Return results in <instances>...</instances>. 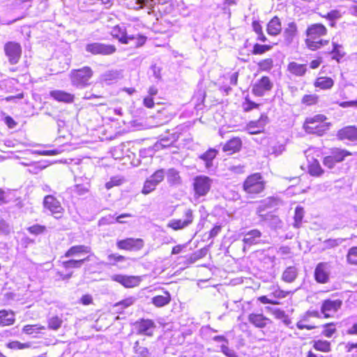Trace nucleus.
Returning <instances> with one entry per match:
<instances>
[{"mask_svg": "<svg viewBox=\"0 0 357 357\" xmlns=\"http://www.w3.org/2000/svg\"><path fill=\"white\" fill-rule=\"evenodd\" d=\"M326 33L327 29L322 24H314L309 26L306 30L305 44L307 47L312 50H316L326 45L328 40L320 39L321 36L326 35Z\"/></svg>", "mask_w": 357, "mask_h": 357, "instance_id": "f257e3e1", "label": "nucleus"}, {"mask_svg": "<svg viewBox=\"0 0 357 357\" xmlns=\"http://www.w3.org/2000/svg\"><path fill=\"white\" fill-rule=\"evenodd\" d=\"M93 75V71L89 66L72 70L69 75L72 85L79 89L89 86L91 84L89 81Z\"/></svg>", "mask_w": 357, "mask_h": 357, "instance_id": "f03ea898", "label": "nucleus"}, {"mask_svg": "<svg viewBox=\"0 0 357 357\" xmlns=\"http://www.w3.org/2000/svg\"><path fill=\"white\" fill-rule=\"evenodd\" d=\"M326 119V116L322 114L307 118L305 121L303 128L307 133L321 136L329 129V125L324 122Z\"/></svg>", "mask_w": 357, "mask_h": 357, "instance_id": "7ed1b4c3", "label": "nucleus"}, {"mask_svg": "<svg viewBox=\"0 0 357 357\" xmlns=\"http://www.w3.org/2000/svg\"><path fill=\"white\" fill-rule=\"evenodd\" d=\"M265 182L259 173L253 174L247 177V199L263 192Z\"/></svg>", "mask_w": 357, "mask_h": 357, "instance_id": "20e7f679", "label": "nucleus"}, {"mask_svg": "<svg viewBox=\"0 0 357 357\" xmlns=\"http://www.w3.org/2000/svg\"><path fill=\"white\" fill-rule=\"evenodd\" d=\"M213 179L205 175H199L193 178L192 186L195 196L197 197L206 196L211 190Z\"/></svg>", "mask_w": 357, "mask_h": 357, "instance_id": "39448f33", "label": "nucleus"}, {"mask_svg": "<svg viewBox=\"0 0 357 357\" xmlns=\"http://www.w3.org/2000/svg\"><path fill=\"white\" fill-rule=\"evenodd\" d=\"M85 50L93 55L108 56L116 52V48L113 45L95 42L86 44Z\"/></svg>", "mask_w": 357, "mask_h": 357, "instance_id": "423d86ee", "label": "nucleus"}, {"mask_svg": "<svg viewBox=\"0 0 357 357\" xmlns=\"http://www.w3.org/2000/svg\"><path fill=\"white\" fill-rule=\"evenodd\" d=\"M43 207L48 210L55 218H61L64 212L60 202L53 195H47L43 199Z\"/></svg>", "mask_w": 357, "mask_h": 357, "instance_id": "0eeeda50", "label": "nucleus"}, {"mask_svg": "<svg viewBox=\"0 0 357 357\" xmlns=\"http://www.w3.org/2000/svg\"><path fill=\"white\" fill-rule=\"evenodd\" d=\"M165 172L163 169L155 172L149 178L146 180L142 192L144 195H148L153 191L156 186L163 181Z\"/></svg>", "mask_w": 357, "mask_h": 357, "instance_id": "6e6552de", "label": "nucleus"}, {"mask_svg": "<svg viewBox=\"0 0 357 357\" xmlns=\"http://www.w3.org/2000/svg\"><path fill=\"white\" fill-rule=\"evenodd\" d=\"M3 50L10 64L14 65L18 63L22 54V47L19 43L8 42L5 44Z\"/></svg>", "mask_w": 357, "mask_h": 357, "instance_id": "1a4fd4ad", "label": "nucleus"}, {"mask_svg": "<svg viewBox=\"0 0 357 357\" xmlns=\"http://www.w3.org/2000/svg\"><path fill=\"white\" fill-rule=\"evenodd\" d=\"M331 266L327 262L319 263L314 270V279L318 283L326 284L329 281Z\"/></svg>", "mask_w": 357, "mask_h": 357, "instance_id": "9d476101", "label": "nucleus"}, {"mask_svg": "<svg viewBox=\"0 0 357 357\" xmlns=\"http://www.w3.org/2000/svg\"><path fill=\"white\" fill-rule=\"evenodd\" d=\"M143 246L144 241L141 238H128L116 242L118 249L128 251L139 250Z\"/></svg>", "mask_w": 357, "mask_h": 357, "instance_id": "9b49d317", "label": "nucleus"}, {"mask_svg": "<svg viewBox=\"0 0 357 357\" xmlns=\"http://www.w3.org/2000/svg\"><path fill=\"white\" fill-rule=\"evenodd\" d=\"M111 279L113 281L121 284L126 288H132L137 287L141 282V279L139 276L126 275L121 274L113 275H112Z\"/></svg>", "mask_w": 357, "mask_h": 357, "instance_id": "f8f14e48", "label": "nucleus"}, {"mask_svg": "<svg viewBox=\"0 0 357 357\" xmlns=\"http://www.w3.org/2000/svg\"><path fill=\"white\" fill-rule=\"evenodd\" d=\"M273 86V82L267 76H263L252 86V93L257 96H262L266 92L269 91Z\"/></svg>", "mask_w": 357, "mask_h": 357, "instance_id": "ddd939ff", "label": "nucleus"}, {"mask_svg": "<svg viewBox=\"0 0 357 357\" xmlns=\"http://www.w3.org/2000/svg\"><path fill=\"white\" fill-rule=\"evenodd\" d=\"M342 301L340 299L325 300L321 307V312L324 314V317H330L331 313L336 312L342 306Z\"/></svg>", "mask_w": 357, "mask_h": 357, "instance_id": "4468645a", "label": "nucleus"}, {"mask_svg": "<svg viewBox=\"0 0 357 357\" xmlns=\"http://www.w3.org/2000/svg\"><path fill=\"white\" fill-rule=\"evenodd\" d=\"M135 327L139 334L152 336L156 326L151 319H142L135 323Z\"/></svg>", "mask_w": 357, "mask_h": 357, "instance_id": "2eb2a0df", "label": "nucleus"}, {"mask_svg": "<svg viewBox=\"0 0 357 357\" xmlns=\"http://www.w3.org/2000/svg\"><path fill=\"white\" fill-rule=\"evenodd\" d=\"M50 96L58 102L72 103L74 101L75 96L72 93L62 90H53L50 92Z\"/></svg>", "mask_w": 357, "mask_h": 357, "instance_id": "dca6fc26", "label": "nucleus"}, {"mask_svg": "<svg viewBox=\"0 0 357 357\" xmlns=\"http://www.w3.org/2000/svg\"><path fill=\"white\" fill-rule=\"evenodd\" d=\"M340 139H348L354 141L357 139V128L355 126H347L340 130L337 132Z\"/></svg>", "mask_w": 357, "mask_h": 357, "instance_id": "f3484780", "label": "nucleus"}, {"mask_svg": "<svg viewBox=\"0 0 357 357\" xmlns=\"http://www.w3.org/2000/svg\"><path fill=\"white\" fill-rule=\"evenodd\" d=\"M242 146V142L238 137H234L229 139L223 145L222 151L229 155L238 151Z\"/></svg>", "mask_w": 357, "mask_h": 357, "instance_id": "a211bd4d", "label": "nucleus"}, {"mask_svg": "<svg viewBox=\"0 0 357 357\" xmlns=\"http://www.w3.org/2000/svg\"><path fill=\"white\" fill-rule=\"evenodd\" d=\"M297 34V26L294 22H289L283 32V37L286 44H291Z\"/></svg>", "mask_w": 357, "mask_h": 357, "instance_id": "6ab92c4d", "label": "nucleus"}, {"mask_svg": "<svg viewBox=\"0 0 357 357\" xmlns=\"http://www.w3.org/2000/svg\"><path fill=\"white\" fill-rule=\"evenodd\" d=\"M91 248L84 245H77L70 247L65 253L64 257H71L86 254L91 252Z\"/></svg>", "mask_w": 357, "mask_h": 357, "instance_id": "aec40b11", "label": "nucleus"}, {"mask_svg": "<svg viewBox=\"0 0 357 357\" xmlns=\"http://www.w3.org/2000/svg\"><path fill=\"white\" fill-rule=\"evenodd\" d=\"M265 126V119L261 115L260 119L257 121H251L249 124H247V132L250 135L260 133Z\"/></svg>", "mask_w": 357, "mask_h": 357, "instance_id": "412c9836", "label": "nucleus"}, {"mask_svg": "<svg viewBox=\"0 0 357 357\" xmlns=\"http://www.w3.org/2000/svg\"><path fill=\"white\" fill-rule=\"evenodd\" d=\"M15 313L12 310H0V325L6 326L13 325L15 323Z\"/></svg>", "mask_w": 357, "mask_h": 357, "instance_id": "4be33fe9", "label": "nucleus"}, {"mask_svg": "<svg viewBox=\"0 0 357 357\" xmlns=\"http://www.w3.org/2000/svg\"><path fill=\"white\" fill-rule=\"evenodd\" d=\"M125 40L127 42L123 44L130 45L132 47H139L145 43L146 37L142 35H128Z\"/></svg>", "mask_w": 357, "mask_h": 357, "instance_id": "5701e85b", "label": "nucleus"}, {"mask_svg": "<svg viewBox=\"0 0 357 357\" xmlns=\"http://www.w3.org/2000/svg\"><path fill=\"white\" fill-rule=\"evenodd\" d=\"M282 30L280 19L275 16L267 24V32L269 35L277 36Z\"/></svg>", "mask_w": 357, "mask_h": 357, "instance_id": "b1692460", "label": "nucleus"}, {"mask_svg": "<svg viewBox=\"0 0 357 357\" xmlns=\"http://www.w3.org/2000/svg\"><path fill=\"white\" fill-rule=\"evenodd\" d=\"M278 200L274 197H268L266 199L263 200L261 204L257 208V213L259 214L260 217L264 216L265 214L262 213L268 208H272L278 205Z\"/></svg>", "mask_w": 357, "mask_h": 357, "instance_id": "393cba45", "label": "nucleus"}, {"mask_svg": "<svg viewBox=\"0 0 357 357\" xmlns=\"http://www.w3.org/2000/svg\"><path fill=\"white\" fill-rule=\"evenodd\" d=\"M217 151L214 149H210L199 156V158L205 162V167L209 169L213 166V160L216 157Z\"/></svg>", "mask_w": 357, "mask_h": 357, "instance_id": "a878e982", "label": "nucleus"}, {"mask_svg": "<svg viewBox=\"0 0 357 357\" xmlns=\"http://www.w3.org/2000/svg\"><path fill=\"white\" fill-rule=\"evenodd\" d=\"M298 275V269L295 266L287 267L282 273V279L285 282H293Z\"/></svg>", "mask_w": 357, "mask_h": 357, "instance_id": "bb28decb", "label": "nucleus"}, {"mask_svg": "<svg viewBox=\"0 0 357 357\" xmlns=\"http://www.w3.org/2000/svg\"><path fill=\"white\" fill-rule=\"evenodd\" d=\"M250 322L258 328H264L267 324L268 319L261 314H251L249 316Z\"/></svg>", "mask_w": 357, "mask_h": 357, "instance_id": "cd10ccee", "label": "nucleus"}, {"mask_svg": "<svg viewBox=\"0 0 357 357\" xmlns=\"http://www.w3.org/2000/svg\"><path fill=\"white\" fill-rule=\"evenodd\" d=\"M170 301L171 296L167 291H165L164 295L155 296L152 298V303L158 307H161L169 304Z\"/></svg>", "mask_w": 357, "mask_h": 357, "instance_id": "c85d7f7f", "label": "nucleus"}, {"mask_svg": "<svg viewBox=\"0 0 357 357\" xmlns=\"http://www.w3.org/2000/svg\"><path fill=\"white\" fill-rule=\"evenodd\" d=\"M288 70L296 76H303L305 75L307 68L305 64H299L293 61L288 65Z\"/></svg>", "mask_w": 357, "mask_h": 357, "instance_id": "c756f323", "label": "nucleus"}, {"mask_svg": "<svg viewBox=\"0 0 357 357\" xmlns=\"http://www.w3.org/2000/svg\"><path fill=\"white\" fill-rule=\"evenodd\" d=\"M167 182L172 185H177L181 183V178L179 172L174 169H169L167 172Z\"/></svg>", "mask_w": 357, "mask_h": 357, "instance_id": "7c9ffc66", "label": "nucleus"}, {"mask_svg": "<svg viewBox=\"0 0 357 357\" xmlns=\"http://www.w3.org/2000/svg\"><path fill=\"white\" fill-rule=\"evenodd\" d=\"M189 227V220L183 221V219H172L167 223V227L174 231L182 230Z\"/></svg>", "mask_w": 357, "mask_h": 357, "instance_id": "2f4dec72", "label": "nucleus"}, {"mask_svg": "<svg viewBox=\"0 0 357 357\" xmlns=\"http://www.w3.org/2000/svg\"><path fill=\"white\" fill-rule=\"evenodd\" d=\"M261 219L268 222L269 225L274 229L282 227V222L279 217L272 213L265 214L264 216L261 217Z\"/></svg>", "mask_w": 357, "mask_h": 357, "instance_id": "473e14b6", "label": "nucleus"}, {"mask_svg": "<svg viewBox=\"0 0 357 357\" xmlns=\"http://www.w3.org/2000/svg\"><path fill=\"white\" fill-rule=\"evenodd\" d=\"M111 35L119 40V41L121 43H126V38L127 37L128 34L126 31V29L123 27H121L120 26H115L112 28L111 31Z\"/></svg>", "mask_w": 357, "mask_h": 357, "instance_id": "72a5a7b5", "label": "nucleus"}, {"mask_svg": "<svg viewBox=\"0 0 357 357\" xmlns=\"http://www.w3.org/2000/svg\"><path fill=\"white\" fill-rule=\"evenodd\" d=\"M89 257H87L86 258L79 259V260H75V259H70L68 261H65L62 262V266L66 269H70V268H80L83 264L85 261H89Z\"/></svg>", "mask_w": 357, "mask_h": 357, "instance_id": "f704fd0d", "label": "nucleus"}, {"mask_svg": "<svg viewBox=\"0 0 357 357\" xmlns=\"http://www.w3.org/2000/svg\"><path fill=\"white\" fill-rule=\"evenodd\" d=\"M351 153L345 150L338 148L331 149V156L337 162L343 161L346 156L350 155Z\"/></svg>", "mask_w": 357, "mask_h": 357, "instance_id": "c9c22d12", "label": "nucleus"}, {"mask_svg": "<svg viewBox=\"0 0 357 357\" xmlns=\"http://www.w3.org/2000/svg\"><path fill=\"white\" fill-rule=\"evenodd\" d=\"M334 84V81L330 77H319L315 83L316 87H319L321 89H331Z\"/></svg>", "mask_w": 357, "mask_h": 357, "instance_id": "e433bc0d", "label": "nucleus"}, {"mask_svg": "<svg viewBox=\"0 0 357 357\" xmlns=\"http://www.w3.org/2000/svg\"><path fill=\"white\" fill-rule=\"evenodd\" d=\"M134 357H149L150 352L146 347L140 346L139 342H135L134 347Z\"/></svg>", "mask_w": 357, "mask_h": 357, "instance_id": "4c0bfd02", "label": "nucleus"}, {"mask_svg": "<svg viewBox=\"0 0 357 357\" xmlns=\"http://www.w3.org/2000/svg\"><path fill=\"white\" fill-rule=\"evenodd\" d=\"M269 289L271 295L275 298H284L291 293L290 291L282 290L278 285H273Z\"/></svg>", "mask_w": 357, "mask_h": 357, "instance_id": "58836bf2", "label": "nucleus"}, {"mask_svg": "<svg viewBox=\"0 0 357 357\" xmlns=\"http://www.w3.org/2000/svg\"><path fill=\"white\" fill-rule=\"evenodd\" d=\"M304 209L301 206H297L294 213V222L293 224L295 228H299L301 226L302 220L304 217Z\"/></svg>", "mask_w": 357, "mask_h": 357, "instance_id": "ea45409f", "label": "nucleus"}, {"mask_svg": "<svg viewBox=\"0 0 357 357\" xmlns=\"http://www.w3.org/2000/svg\"><path fill=\"white\" fill-rule=\"evenodd\" d=\"M313 347L320 351L328 352L331 350V344L326 340L314 341Z\"/></svg>", "mask_w": 357, "mask_h": 357, "instance_id": "a19ab883", "label": "nucleus"}, {"mask_svg": "<svg viewBox=\"0 0 357 357\" xmlns=\"http://www.w3.org/2000/svg\"><path fill=\"white\" fill-rule=\"evenodd\" d=\"M252 26L253 31L257 35V39L261 42H266L267 40V38L262 31V27H261V24H259V22L258 21H253Z\"/></svg>", "mask_w": 357, "mask_h": 357, "instance_id": "79ce46f5", "label": "nucleus"}, {"mask_svg": "<svg viewBox=\"0 0 357 357\" xmlns=\"http://www.w3.org/2000/svg\"><path fill=\"white\" fill-rule=\"evenodd\" d=\"M45 329V327L40 324L26 325L23 327L22 332L28 335H31L34 333H38L40 331Z\"/></svg>", "mask_w": 357, "mask_h": 357, "instance_id": "37998d69", "label": "nucleus"}, {"mask_svg": "<svg viewBox=\"0 0 357 357\" xmlns=\"http://www.w3.org/2000/svg\"><path fill=\"white\" fill-rule=\"evenodd\" d=\"M119 78V73L117 71L109 70L107 71L101 75L100 79L109 84L110 82L116 80Z\"/></svg>", "mask_w": 357, "mask_h": 357, "instance_id": "c03bdc74", "label": "nucleus"}, {"mask_svg": "<svg viewBox=\"0 0 357 357\" xmlns=\"http://www.w3.org/2000/svg\"><path fill=\"white\" fill-rule=\"evenodd\" d=\"M309 173L310 175L314 176H321L324 171L321 167L320 164L317 160H314L310 166H309Z\"/></svg>", "mask_w": 357, "mask_h": 357, "instance_id": "a18cd8bd", "label": "nucleus"}, {"mask_svg": "<svg viewBox=\"0 0 357 357\" xmlns=\"http://www.w3.org/2000/svg\"><path fill=\"white\" fill-rule=\"evenodd\" d=\"M47 322L48 328L54 331H57L59 328H61L63 321L58 316H54L50 318Z\"/></svg>", "mask_w": 357, "mask_h": 357, "instance_id": "49530a36", "label": "nucleus"}, {"mask_svg": "<svg viewBox=\"0 0 357 357\" xmlns=\"http://www.w3.org/2000/svg\"><path fill=\"white\" fill-rule=\"evenodd\" d=\"M260 236L261 232L257 229L251 230L247 232V244L257 243Z\"/></svg>", "mask_w": 357, "mask_h": 357, "instance_id": "de8ad7c7", "label": "nucleus"}, {"mask_svg": "<svg viewBox=\"0 0 357 357\" xmlns=\"http://www.w3.org/2000/svg\"><path fill=\"white\" fill-rule=\"evenodd\" d=\"M272 48L271 45H260L258 43H256L253 46V49L251 51L252 54H262L265 52L269 51Z\"/></svg>", "mask_w": 357, "mask_h": 357, "instance_id": "09e8293b", "label": "nucleus"}, {"mask_svg": "<svg viewBox=\"0 0 357 357\" xmlns=\"http://www.w3.org/2000/svg\"><path fill=\"white\" fill-rule=\"evenodd\" d=\"M347 260L349 264L357 265V247H352L349 250Z\"/></svg>", "mask_w": 357, "mask_h": 357, "instance_id": "8fccbe9b", "label": "nucleus"}, {"mask_svg": "<svg viewBox=\"0 0 357 357\" xmlns=\"http://www.w3.org/2000/svg\"><path fill=\"white\" fill-rule=\"evenodd\" d=\"M108 264L114 266L118 262L124 261L126 257L116 253H112L107 255Z\"/></svg>", "mask_w": 357, "mask_h": 357, "instance_id": "3c124183", "label": "nucleus"}, {"mask_svg": "<svg viewBox=\"0 0 357 357\" xmlns=\"http://www.w3.org/2000/svg\"><path fill=\"white\" fill-rule=\"evenodd\" d=\"M11 349H25L31 347L30 342L22 343L19 341H12L6 344Z\"/></svg>", "mask_w": 357, "mask_h": 357, "instance_id": "603ef678", "label": "nucleus"}, {"mask_svg": "<svg viewBox=\"0 0 357 357\" xmlns=\"http://www.w3.org/2000/svg\"><path fill=\"white\" fill-rule=\"evenodd\" d=\"M260 70L269 71L273 67V60L271 58L264 59L258 63Z\"/></svg>", "mask_w": 357, "mask_h": 357, "instance_id": "864d4df0", "label": "nucleus"}, {"mask_svg": "<svg viewBox=\"0 0 357 357\" xmlns=\"http://www.w3.org/2000/svg\"><path fill=\"white\" fill-rule=\"evenodd\" d=\"M136 301V298L133 296L128 297L119 303H116L114 305L115 307H119V309L123 310L126 307H128L129 306L133 305L135 302Z\"/></svg>", "mask_w": 357, "mask_h": 357, "instance_id": "5fc2aeb1", "label": "nucleus"}, {"mask_svg": "<svg viewBox=\"0 0 357 357\" xmlns=\"http://www.w3.org/2000/svg\"><path fill=\"white\" fill-rule=\"evenodd\" d=\"M89 183H86L85 184H77L75 185L74 190L78 195H84L89 192Z\"/></svg>", "mask_w": 357, "mask_h": 357, "instance_id": "6e6d98bb", "label": "nucleus"}, {"mask_svg": "<svg viewBox=\"0 0 357 357\" xmlns=\"http://www.w3.org/2000/svg\"><path fill=\"white\" fill-rule=\"evenodd\" d=\"M228 170L233 174H241L245 172L244 165L233 163L228 167Z\"/></svg>", "mask_w": 357, "mask_h": 357, "instance_id": "4d7b16f0", "label": "nucleus"}, {"mask_svg": "<svg viewBox=\"0 0 357 357\" xmlns=\"http://www.w3.org/2000/svg\"><path fill=\"white\" fill-rule=\"evenodd\" d=\"M324 328L325 329L323 331L322 333L327 337H332L336 331L334 323L327 324L324 326Z\"/></svg>", "mask_w": 357, "mask_h": 357, "instance_id": "13d9d810", "label": "nucleus"}, {"mask_svg": "<svg viewBox=\"0 0 357 357\" xmlns=\"http://www.w3.org/2000/svg\"><path fill=\"white\" fill-rule=\"evenodd\" d=\"M317 100V96L316 95H305L302 98V102L311 105L315 104Z\"/></svg>", "mask_w": 357, "mask_h": 357, "instance_id": "bf43d9fd", "label": "nucleus"}, {"mask_svg": "<svg viewBox=\"0 0 357 357\" xmlns=\"http://www.w3.org/2000/svg\"><path fill=\"white\" fill-rule=\"evenodd\" d=\"M27 230L29 233L38 235L42 234L45 230V227L41 226L39 225H34L31 227H29Z\"/></svg>", "mask_w": 357, "mask_h": 357, "instance_id": "052dcab7", "label": "nucleus"}, {"mask_svg": "<svg viewBox=\"0 0 357 357\" xmlns=\"http://www.w3.org/2000/svg\"><path fill=\"white\" fill-rule=\"evenodd\" d=\"M182 219L183 221H187V220H189V226L192 225L195 219L192 210L190 208L185 209L183 212V218Z\"/></svg>", "mask_w": 357, "mask_h": 357, "instance_id": "680f3d73", "label": "nucleus"}, {"mask_svg": "<svg viewBox=\"0 0 357 357\" xmlns=\"http://www.w3.org/2000/svg\"><path fill=\"white\" fill-rule=\"evenodd\" d=\"M324 17L331 21H333V20L340 19L342 17V14H341L340 11H339L337 10H333L328 12L326 14V15H325Z\"/></svg>", "mask_w": 357, "mask_h": 357, "instance_id": "e2e57ef3", "label": "nucleus"}, {"mask_svg": "<svg viewBox=\"0 0 357 357\" xmlns=\"http://www.w3.org/2000/svg\"><path fill=\"white\" fill-rule=\"evenodd\" d=\"M176 141V139L174 135H172L170 138L169 137H163L160 142L159 144L162 147H167L173 144V143Z\"/></svg>", "mask_w": 357, "mask_h": 357, "instance_id": "0e129e2a", "label": "nucleus"}, {"mask_svg": "<svg viewBox=\"0 0 357 357\" xmlns=\"http://www.w3.org/2000/svg\"><path fill=\"white\" fill-rule=\"evenodd\" d=\"M10 232L9 225L4 220L0 218V234H8Z\"/></svg>", "mask_w": 357, "mask_h": 357, "instance_id": "69168bd1", "label": "nucleus"}, {"mask_svg": "<svg viewBox=\"0 0 357 357\" xmlns=\"http://www.w3.org/2000/svg\"><path fill=\"white\" fill-rule=\"evenodd\" d=\"M337 162H336V160H334L333 158L331 156V155L325 157L323 161L324 165L330 169L333 168Z\"/></svg>", "mask_w": 357, "mask_h": 357, "instance_id": "338daca9", "label": "nucleus"}, {"mask_svg": "<svg viewBox=\"0 0 357 357\" xmlns=\"http://www.w3.org/2000/svg\"><path fill=\"white\" fill-rule=\"evenodd\" d=\"M222 352L227 357H238L236 353L225 345L221 346Z\"/></svg>", "mask_w": 357, "mask_h": 357, "instance_id": "774afa93", "label": "nucleus"}]
</instances>
